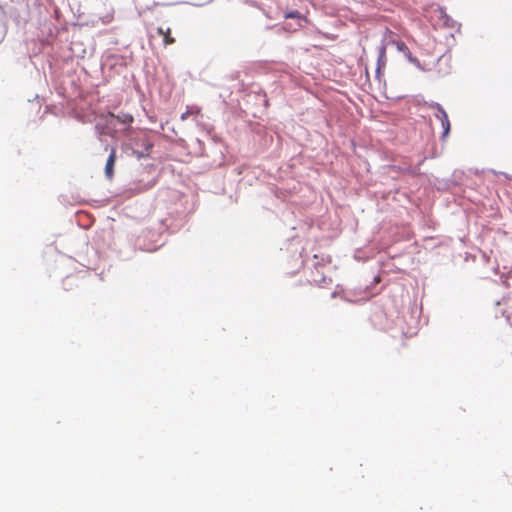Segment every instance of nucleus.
<instances>
[{
    "label": "nucleus",
    "instance_id": "f257e3e1",
    "mask_svg": "<svg viewBox=\"0 0 512 512\" xmlns=\"http://www.w3.org/2000/svg\"><path fill=\"white\" fill-rule=\"evenodd\" d=\"M285 19H292L293 22H286L283 28L288 32H295L299 28L303 27V23L307 22V19L303 17L298 11H291L285 14Z\"/></svg>",
    "mask_w": 512,
    "mask_h": 512
},
{
    "label": "nucleus",
    "instance_id": "f03ea898",
    "mask_svg": "<svg viewBox=\"0 0 512 512\" xmlns=\"http://www.w3.org/2000/svg\"><path fill=\"white\" fill-rule=\"evenodd\" d=\"M116 153H117L116 148L111 147L109 157H108V159L106 161V165H105V175L110 180L114 176V166H115V162H116V158H117Z\"/></svg>",
    "mask_w": 512,
    "mask_h": 512
},
{
    "label": "nucleus",
    "instance_id": "7ed1b4c3",
    "mask_svg": "<svg viewBox=\"0 0 512 512\" xmlns=\"http://www.w3.org/2000/svg\"><path fill=\"white\" fill-rule=\"evenodd\" d=\"M436 109H437V113L435 114V116L441 121V124H442V127L444 129V136L448 135L449 131H450V122H449V119H448V115L446 113V111L439 105V104H436Z\"/></svg>",
    "mask_w": 512,
    "mask_h": 512
},
{
    "label": "nucleus",
    "instance_id": "20e7f679",
    "mask_svg": "<svg viewBox=\"0 0 512 512\" xmlns=\"http://www.w3.org/2000/svg\"><path fill=\"white\" fill-rule=\"evenodd\" d=\"M109 119H116L118 122L122 124H131L134 120L133 116L129 113H121L119 115H115L114 113L109 112L106 115V120L109 122Z\"/></svg>",
    "mask_w": 512,
    "mask_h": 512
},
{
    "label": "nucleus",
    "instance_id": "39448f33",
    "mask_svg": "<svg viewBox=\"0 0 512 512\" xmlns=\"http://www.w3.org/2000/svg\"><path fill=\"white\" fill-rule=\"evenodd\" d=\"M158 35L163 37V42L165 45H172L175 43V38L171 35V29H163L162 27H159L157 29Z\"/></svg>",
    "mask_w": 512,
    "mask_h": 512
},
{
    "label": "nucleus",
    "instance_id": "423d86ee",
    "mask_svg": "<svg viewBox=\"0 0 512 512\" xmlns=\"http://www.w3.org/2000/svg\"><path fill=\"white\" fill-rule=\"evenodd\" d=\"M201 112V108L198 106H187V109L184 113L181 114V121H186L191 115H198Z\"/></svg>",
    "mask_w": 512,
    "mask_h": 512
},
{
    "label": "nucleus",
    "instance_id": "0eeeda50",
    "mask_svg": "<svg viewBox=\"0 0 512 512\" xmlns=\"http://www.w3.org/2000/svg\"><path fill=\"white\" fill-rule=\"evenodd\" d=\"M505 313H506V317H507V319H508V320H511V318H512V312H510V311H508V310H507V311H505Z\"/></svg>",
    "mask_w": 512,
    "mask_h": 512
},
{
    "label": "nucleus",
    "instance_id": "6e6552de",
    "mask_svg": "<svg viewBox=\"0 0 512 512\" xmlns=\"http://www.w3.org/2000/svg\"><path fill=\"white\" fill-rule=\"evenodd\" d=\"M507 305H508V309H512V300L511 301H507Z\"/></svg>",
    "mask_w": 512,
    "mask_h": 512
}]
</instances>
